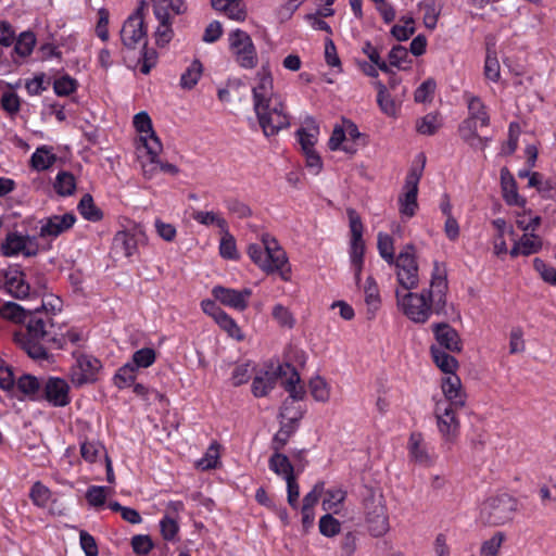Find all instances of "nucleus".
<instances>
[{"mask_svg":"<svg viewBox=\"0 0 556 556\" xmlns=\"http://www.w3.org/2000/svg\"><path fill=\"white\" fill-rule=\"evenodd\" d=\"M269 468L277 475L282 476L285 479L293 476V467L289 458L275 452L269 459Z\"/></svg>","mask_w":556,"mask_h":556,"instance_id":"37998d69","label":"nucleus"},{"mask_svg":"<svg viewBox=\"0 0 556 556\" xmlns=\"http://www.w3.org/2000/svg\"><path fill=\"white\" fill-rule=\"evenodd\" d=\"M395 277L401 290H414L419 286V266L416 248L408 243L402 248L395 261Z\"/></svg>","mask_w":556,"mask_h":556,"instance_id":"1a4fd4ad","label":"nucleus"},{"mask_svg":"<svg viewBox=\"0 0 556 556\" xmlns=\"http://www.w3.org/2000/svg\"><path fill=\"white\" fill-rule=\"evenodd\" d=\"M17 389L33 399L41 397L42 383L31 375H23L16 381Z\"/></svg>","mask_w":556,"mask_h":556,"instance_id":"58836bf2","label":"nucleus"},{"mask_svg":"<svg viewBox=\"0 0 556 556\" xmlns=\"http://www.w3.org/2000/svg\"><path fill=\"white\" fill-rule=\"evenodd\" d=\"M78 211L84 218L98 222L102 218V212L98 208L90 194H85L78 203Z\"/></svg>","mask_w":556,"mask_h":556,"instance_id":"de8ad7c7","label":"nucleus"},{"mask_svg":"<svg viewBox=\"0 0 556 556\" xmlns=\"http://www.w3.org/2000/svg\"><path fill=\"white\" fill-rule=\"evenodd\" d=\"M203 67L199 60H194L180 77V86L184 89H192L202 76Z\"/></svg>","mask_w":556,"mask_h":556,"instance_id":"79ce46f5","label":"nucleus"},{"mask_svg":"<svg viewBox=\"0 0 556 556\" xmlns=\"http://www.w3.org/2000/svg\"><path fill=\"white\" fill-rule=\"evenodd\" d=\"M464 98L468 109L467 117L478 122L480 127H488L490 124V116L481 98L469 92H465Z\"/></svg>","mask_w":556,"mask_h":556,"instance_id":"bb28decb","label":"nucleus"},{"mask_svg":"<svg viewBox=\"0 0 556 556\" xmlns=\"http://www.w3.org/2000/svg\"><path fill=\"white\" fill-rule=\"evenodd\" d=\"M279 417L281 419V428L280 430L275 434L274 439H273V443H271V447L275 452H279L288 442L289 438H290V434L292 432V429L291 427H289L285 420H289V421H294L296 420V416H289L288 415V407L287 405L285 404L283 407L281 408V412L279 414Z\"/></svg>","mask_w":556,"mask_h":556,"instance_id":"c9c22d12","label":"nucleus"},{"mask_svg":"<svg viewBox=\"0 0 556 556\" xmlns=\"http://www.w3.org/2000/svg\"><path fill=\"white\" fill-rule=\"evenodd\" d=\"M192 217L201 225H216L222 230H226L228 227L226 219L214 212L198 211L193 213Z\"/></svg>","mask_w":556,"mask_h":556,"instance_id":"5fc2aeb1","label":"nucleus"},{"mask_svg":"<svg viewBox=\"0 0 556 556\" xmlns=\"http://www.w3.org/2000/svg\"><path fill=\"white\" fill-rule=\"evenodd\" d=\"M409 457L417 464L430 467L437 460V455L428 448L421 433L413 432L407 443Z\"/></svg>","mask_w":556,"mask_h":556,"instance_id":"412c9836","label":"nucleus"},{"mask_svg":"<svg viewBox=\"0 0 556 556\" xmlns=\"http://www.w3.org/2000/svg\"><path fill=\"white\" fill-rule=\"evenodd\" d=\"M56 161V156L52 153L51 148L42 146L37 148L30 157L31 167L38 172L50 168Z\"/></svg>","mask_w":556,"mask_h":556,"instance_id":"e433bc0d","label":"nucleus"},{"mask_svg":"<svg viewBox=\"0 0 556 556\" xmlns=\"http://www.w3.org/2000/svg\"><path fill=\"white\" fill-rule=\"evenodd\" d=\"M479 128H481V127L478 122L467 117L459 125L458 131H459L460 138L465 142H467L471 147H479L481 149H484L488 144V139L479 137V135H478Z\"/></svg>","mask_w":556,"mask_h":556,"instance_id":"c756f323","label":"nucleus"},{"mask_svg":"<svg viewBox=\"0 0 556 556\" xmlns=\"http://www.w3.org/2000/svg\"><path fill=\"white\" fill-rule=\"evenodd\" d=\"M54 190L61 197L72 195L76 190V180L73 174L60 172L54 181Z\"/></svg>","mask_w":556,"mask_h":556,"instance_id":"ea45409f","label":"nucleus"},{"mask_svg":"<svg viewBox=\"0 0 556 556\" xmlns=\"http://www.w3.org/2000/svg\"><path fill=\"white\" fill-rule=\"evenodd\" d=\"M4 287L14 298L23 299L29 293V285L25 281V275L17 267H10L4 273Z\"/></svg>","mask_w":556,"mask_h":556,"instance_id":"b1692460","label":"nucleus"},{"mask_svg":"<svg viewBox=\"0 0 556 556\" xmlns=\"http://www.w3.org/2000/svg\"><path fill=\"white\" fill-rule=\"evenodd\" d=\"M30 500L38 507H46L51 500V491L41 482L33 484L29 493Z\"/></svg>","mask_w":556,"mask_h":556,"instance_id":"6e6d98bb","label":"nucleus"},{"mask_svg":"<svg viewBox=\"0 0 556 556\" xmlns=\"http://www.w3.org/2000/svg\"><path fill=\"white\" fill-rule=\"evenodd\" d=\"M229 48L236 62L244 68H253L257 64V53L250 35L241 29L229 34Z\"/></svg>","mask_w":556,"mask_h":556,"instance_id":"f8f14e48","label":"nucleus"},{"mask_svg":"<svg viewBox=\"0 0 556 556\" xmlns=\"http://www.w3.org/2000/svg\"><path fill=\"white\" fill-rule=\"evenodd\" d=\"M121 39L127 49H135L140 41H143L144 46L147 45V27L140 9L124 22Z\"/></svg>","mask_w":556,"mask_h":556,"instance_id":"dca6fc26","label":"nucleus"},{"mask_svg":"<svg viewBox=\"0 0 556 556\" xmlns=\"http://www.w3.org/2000/svg\"><path fill=\"white\" fill-rule=\"evenodd\" d=\"M430 353L434 364L444 374V376L456 374L458 369V362L454 356L434 345L430 348Z\"/></svg>","mask_w":556,"mask_h":556,"instance_id":"72a5a7b5","label":"nucleus"},{"mask_svg":"<svg viewBox=\"0 0 556 556\" xmlns=\"http://www.w3.org/2000/svg\"><path fill=\"white\" fill-rule=\"evenodd\" d=\"M432 331L438 344L452 353H459L463 343L457 331L447 324L432 325Z\"/></svg>","mask_w":556,"mask_h":556,"instance_id":"5701e85b","label":"nucleus"},{"mask_svg":"<svg viewBox=\"0 0 556 556\" xmlns=\"http://www.w3.org/2000/svg\"><path fill=\"white\" fill-rule=\"evenodd\" d=\"M349 218L350 238H349V261L350 269L354 277L356 287L363 292L364 303L369 318H374L381 305V295L378 283L372 276H368L362 283V271L364 268V254L366 250L364 235V225L361 216L355 210L346 211Z\"/></svg>","mask_w":556,"mask_h":556,"instance_id":"7ed1b4c3","label":"nucleus"},{"mask_svg":"<svg viewBox=\"0 0 556 556\" xmlns=\"http://www.w3.org/2000/svg\"><path fill=\"white\" fill-rule=\"evenodd\" d=\"M324 60L326 64L331 68L330 75L336 76L342 73L341 60L339 58L337 48L330 38L325 40Z\"/></svg>","mask_w":556,"mask_h":556,"instance_id":"a19ab883","label":"nucleus"},{"mask_svg":"<svg viewBox=\"0 0 556 556\" xmlns=\"http://www.w3.org/2000/svg\"><path fill=\"white\" fill-rule=\"evenodd\" d=\"M106 486L92 485L86 492V500L93 507H102L106 501Z\"/></svg>","mask_w":556,"mask_h":556,"instance_id":"774afa93","label":"nucleus"},{"mask_svg":"<svg viewBox=\"0 0 556 556\" xmlns=\"http://www.w3.org/2000/svg\"><path fill=\"white\" fill-rule=\"evenodd\" d=\"M76 222V217L72 213L64 215H53L42 219L39 236L41 238H56L61 233L71 229Z\"/></svg>","mask_w":556,"mask_h":556,"instance_id":"aec40b11","label":"nucleus"},{"mask_svg":"<svg viewBox=\"0 0 556 556\" xmlns=\"http://www.w3.org/2000/svg\"><path fill=\"white\" fill-rule=\"evenodd\" d=\"M212 294L215 300L219 301L223 305L239 312L244 311L249 305V300L252 295V290L244 288L242 290H236L216 286L212 290Z\"/></svg>","mask_w":556,"mask_h":556,"instance_id":"a211bd4d","label":"nucleus"},{"mask_svg":"<svg viewBox=\"0 0 556 556\" xmlns=\"http://www.w3.org/2000/svg\"><path fill=\"white\" fill-rule=\"evenodd\" d=\"M542 248V240L533 231L525 232L522 237L516 241L509 251L513 257L518 255H530L539 252Z\"/></svg>","mask_w":556,"mask_h":556,"instance_id":"c85d7f7f","label":"nucleus"},{"mask_svg":"<svg viewBox=\"0 0 556 556\" xmlns=\"http://www.w3.org/2000/svg\"><path fill=\"white\" fill-rule=\"evenodd\" d=\"M138 238L136 233L127 230L115 233L112 242V249L116 254L130 257L137 253Z\"/></svg>","mask_w":556,"mask_h":556,"instance_id":"393cba45","label":"nucleus"},{"mask_svg":"<svg viewBox=\"0 0 556 556\" xmlns=\"http://www.w3.org/2000/svg\"><path fill=\"white\" fill-rule=\"evenodd\" d=\"M363 513L367 528L372 535L381 536L389 531V514L381 491H369L363 501Z\"/></svg>","mask_w":556,"mask_h":556,"instance_id":"0eeeda50","label":"nucleus"},{"mask_svg":"<svg viewBox=\"0 0 556 556\" xmlns=\"http://www.w3.org/2000/svg\"><path fill=\"white\" fill-rule=\"evenodd\" d=\"M415 31V22L414 18L410 16L403 17L399 24L394 25L392 27V35L397 40H406L408 39Z\"/></svg>","mask_w":556,"mask_h":556,"instance_id":"13d9d810","label":"nucleus"},{"mask_svg":"<svg viewBox=\"0 0 556 556\" xmlns=\"http://www.w3.org/2000/svg\"><path fill=\"white\" fill-rule=\"evenodd\" d=\"M212 7L223 12L228 18L242 22L247 17V9L243 2L211 0Z\"/></svg>","mask_w":556,"mask_h":556,"instance_id":"473e14b6","label":"nucleus"},{"mask_svg":"<svg viewBox=\"0 0 556 556\" xmlns=\"http://www.w3.org/2000/svg\"><path fill=\"white\" fill-rule=\"evenodd\" d=\"M248 255L266 274H279L283 280L290 279V265L283 249L268 233L261 237L260 243L248 245Z\"/></svg>","mask_w":556,"mask_h":556,"instance_id":"39448f33","label":"nucleus"},{"mask_svg":"<svg viewBox=\"0 0 556 556\" xmlns=\"http://www.w3.org/2000/svg\"><path fill=\"white\" fill-rule=\"evenodd\" d=\"M1 251L5 256L23 254L24 256L30 257L37 255L39 245L36 237L10 232L7 235L1 245Z\"/></svg>","mask_w":556,"mask_h":556,"instance_id":"2eb2a0df","label":"nucleus"},{"mask_svg":"<svg viewBox=\"0 0 556 556\" xmlns=\"http://www.w3.org/2000/svg\"><path fill=\"white\" fill-rule=\"evenodd\" d=\"M156 358L155 351L151 348H143L136 351L132 355L131 364L138 368H148L150 367Z\"/></svg>","mask_w":556,"mask_h":556,"instance_id":"680f3d73","label":"nucleus"},{"mask_svg":"<svg viewBox=\"0 0 556 556\" xmlns=\"http://www.w3.org/2000/svg\"><path fill=\"white\" fill-rule=\"evenodd\" d=\"M346 492L341 488H331L321 495V507L329 514H339L344 507Z\"/></svg>","mask_w":556,"mask_h":556,"instance_id":"7c9ffc66","label":"nucleus"},{"mask_svg":"<svg viewBox=\"0 0 556 556\" xmlns=\"http://www.w3.org/2000/svg\"><path fill=\"white\" fill-rule=\"evenodd\" d=\"M517 509V502L507 494L490 497L480 508V517L492 525H501L511 519Z\"/></svg>","mask_w":556,"mask_h":556,"instance_id":"9b49d317","label":"nucleus"},{"mask_svg":"<svg viewBox=\"0 0 556 556\" xmlns=\"http://www.w3.org/2000/svg\"><path fill=\"white\" fill-rule=\"evenodd\" d=\"M533 267L544 282L556 287V268L554 266L541 258H534Z\"/></svg>","mask_w":556,"mask_h":556,"instance_id":"bf43d9fd","label":"nucleus"},{"mask_svg":"<svg viewBox=\"0 0 556 556\" xmlns=\"http://www.w3.org/2000/svg\"><path fill=\"white\" fill-rule=\"evenodd\" d=\"M504 539V534L497 532L489 540H485L481 545L480 556H497Z\"/></svg>","mask_w":556,"mask_h":556,"instance_id":"e2e57ef3","label":"nucleus"},{"mask_svg":"<svg viewBox=\"0 0 556 556\" xmlns=\"http://www.w3.org/2000/svg\"><path fill=\"white\" fill-rule=\"evenodd\" d=\"M494 232L492 235V249L496 256L506 255L508 252L506 239H514L515 231L513 226L508 225L503 218H496L492 222Z\"/></svg>","mask_w":556,"mask_h":556,"instance_id":"4be33fe9","label":"nucleus"},{"mask_svg":"<svg viewBox=\"0 0 556 556\" xmlns=\"http://www.w3.org/2000/svg\"><path fill=\"white\" fill-rule=\"evenodd\" d=\"M254 111L265 136H274L290 124L279 94L274 92L270 75H260L253 87Z\"/></svg>","mask_w":556,"mask_h":556,"instance_id":"20e7f679","label":"nucleus"},{"mask_svg":"<svg viewBox=\"0 0 556 556\" xmlns=\"http://www.w3.org/2000/svg\"><path fill=\"white\" fill-rule=\"evenodd\" d=\"M104 452V446L96 441H85L80 444V455L88 463H94Z\"/></svg>","mask_w":556,"mask_h":556,"instance_id":"052dcab7","label":"nucleus"},{"mask_svg":"<svg viewBox=\"0 0 556 556\" xmlns=\"http://www.w3.org/2000/svg\"><path fill=\"white\" fill-rule=\"evenodd\" d=\"M367 143L366 135L350 119H342L333 127L328 146L332 151H342L354 155Z\"/></svg>","mask_w":556,"mask_h":556,"instance_id":"6e6552de","label":"nucleus"},{"mask_svg":"<svg viewBox=\"0 0 556 556\" xmlns=\"http://www.w3.org/2000/svg\"><path fill=\"white\" fill-rule=\"evenodd\" d=\"M521 208L522 212L517 213L516 215V224L518 228L525 232L535 231L541 224V217L533 214L532 211L526 210V206Z\"/></svg>","mask_w":556,"mask_h":556,"instance_id":"a18cd8bd","label":"nucleus"},{"mask_svg":"<svg viewBox=\"0 0 556 556\" xmlns=\"http://www.w3.org/2000/svg\"><path fill=\"white\" fill-rule=\"evenodd\" d=\"M22 100L13 91H4L0 98V106L9 117L14 118L21 111Z\"/></svg>","mask_w":556,"mask_h":556,"instance_id":"49530a36","label":"nucleus"},{"mask_svg":"<svg viewBox=\"0 0 556 556\" xmlns=\"http://www.w3.org/2000/svg\"><path fill=\"white\" fill-rule=\"evenodd\" d=\"M278 381L290 393L292 401L302 399V389L296 387L300 382V376L290 364L278 366L276 371H265L255 376L252 382V393L256 397L265 396Z\"/></svg>","mask_w":556,"mask_h":556,"instance_id":"423d86ee","label":"nucleus"},{"mask_svg":"<svg viewBox=\"0 0 556 556\" xmlns=\"http://www.w3.org/2000/svg\"><path fill=\"white\" fill-rule=\"evenodd\" d=\"M159 25L155 29V42L159 47H165L174 36L172 28V14L166 13L164 17H156Z\"/></svg>","mask_w":556,"mask_h":556,"instance_id":"4c0bfd02","label":"nucleus"},{"mask_svg":"<svg viewBox=\"0 0 556 556\" xmlns=\"http://www.w3.org/2000/svg\"><path fill=\"white\" fill-rule=\"evenodd\" d=\"M376 87L378 90L377 102L380 110L390 117H396L401 109L402 100L400 98H392L383 84L377 83Z\"/></svg>","mask_w":556,"mask_h":556,"instance_id":"2f4dec72","label":"nucleus"},{"mask_svg":"<svg viewBox=\"0 0 556 556\" xmlns=\"http://www.w3.org/2000/svg\"><path fill=\"white\" fill-rule=\"evenodd\" d=\"M394 66L399 70L406 71L412 66L408 51L402 46H395L389 53V67Z\"/></svg>","mask_w":556,"mask_h":556,"instance_id":"c03bdc74","label":"nucleus"},{"mask_svg":"<svg viewBox=\"0 0 556 556\" xmlns=\"http://www.w3.org/2000/svg\"><path fill=\"white\" fill-rule=\"evenodd\" d=\"M134 126L141 134L140 140L143 147L149 141H161L152 127V121L147 112H139L134 116Z\"/></svg>","mask_w":556,"mask_h":556,"instance_id":"f704fd0d","label":"nucleus"},{"mask_svg":"<svg viewBox=\"0 0 556 556\" xmlns=\"http://www.w3.org/2000/svg\"><path fill=\"white\" fill-rule=\"evenodd\" d=\"M501 185L503 198L508 205L526 206V199L518 193L516 181L507 169L501 172Z\"/></svg>","mask_w":556,"mask_h":556,"instance_id":"a878e982","label":"nucleus"},{"mask_svg":"<svg viewBox=\"0 0 556 556\" xmlns=\"http://www.w3.org/2000/svg\"><path fill=\"white\" fill-rule=\"evenodd\" d=\"M296 141L301 148V151L306 156V164L313 165V135L307 131L306 128H300L296 130Z\"/></svg>","mask_w":556,"mask_h":556,"instance_id":"603ef678","label":"nucleus"},{"mask_svg":"<svg viewBox=\"0 0 556 556\" xmlns=\"http://www.w3.org/2000/svg\"><path fill=\"white\" fill-rule=\"evenodd\" d=\"M319 531L327 538H332L341 531V523L331 514H327L319 519Z\"/></svg>","mask_w":556,"mask_h":556,"instance_id":"0e129e2a","label":"nucleus"},{"mask_svg":"<svg viewBox=\"0 0 556 556\" xmlns=\"http://www.w3.org/2000/svg\"><path fill=\"white\" fill-rule=\"evenodd\" d=\"M77 89V81L68 75H64L53 83V90L60 97L73 93Z\"/></svg>","mask_w":556,"mask_h":556,"instance_id":"338daca9","label":"nucleus"},{"mask_svg":"<svg viewBox=\"0 0 556 556\" xmlns=\"http://www.w3.org/2000/svg\"><path fill=\"white\" fill-rule=\"evenodd\" d=\"M484 76L486 79L497 83L501 79V65L494 52L488 50L484 61Z\"/></svg>","mask_w":556,"mask_h":556,"instance_id":"4d7b16f0","label":"nucleus"},{"mask_svg":"<svg viewBox=\"0 0 556 556\" xmlns=\"http://www.w3.org/2000/svg\"><path fill=\"white\" fill-rule=\"evenodd\" d=\"M75 365L71 368V380L76 387L86 383H92L97 380V375L101 369V362L92 355L75 352Z\"/></svg>","mask_w":556,"mask_h":556,"instance_id":"4468645a","label":"nucleus"},{"mask_svg":"<svg viewBox=\"0 0 556 556\" xmlns=\"http://www.w3.org/2000/svg\"><path fill=\"white\" fill-rule=\"evenodd\" d=\"M447 289L445 264L434 261L429 288L419 292L396 289V306L410 321L426 324L433 312H440L446 305Z\"/></svg>","mask_w":556,"mask_h":556,"instance_id":"f257e3e1","label":"nucleus"},{"mask_svg":"<svg viewBox=\"0 0 556 556\" xmlns=\"http://www.w3.org/2000/svg\"><path fill=\"white\" fill-rule=\"evenodd\" d=\"M215 323L225 331L227 334L237 341H242L244 339V336L238 326V324L235 321L233 318H231L226 312H224L216 320Z\"/></svg>","mask_w":556,"mask_h":556,"instance_id":"8fccbe9b","label":"nucleus"},{"mask_svg":"<svg viewBox=\"0 0 556 556\" xmlns=\"http://www.w3.org/2000/svg\"><path fill=\"white\" fill-rule=\"evenodd\" d=\"M441 391L443 397L437 399L435 401H447L456 406L466 405L467 394L463 389L462 380L457 374L442 377Z\"/></svg>","mask_w":556,"mask_h":556,"instance_id":"6ab92c4d","label":"nucleus"},{"mask_svg":"<svg viewBox=\"0 0 556 556\" xmlns=\"http://www.w3.org/2000/svg\"><path fill=\"white\" fill-rule=\"evenodd\" d=\"M137 368L131 363L122 366L114 376V383L117 388L123 389L134 383L136 379Z\"/></svg>","mask_w":556,"mask_h":556,"instance_id":"3c124183","label":"nucleus"},{"mask_svg":"<svg viewBox=\"0 0 556 556\" xmlns=\"http://www.w3.org/2000/svg\"><path fill=\"white\" fill-rule=\"evenodd\" d=\"M148 159L141 162L142 174L144 178L152 179L157 173L159 162H160V153L163 150V146L161 141H149L146 147Z\"/></svg>","mask_w":556,"mask_h":556,"instance_id":"cd10ccee","label":"nucleus"},{"mask_svg":"<svg viewBox=\"0 0 556 556\" xmlns=\"http://www.w3.org/2000/svg\"><path fill=\"white\" fill-rule=\"evenodd\" d=\"M378 251L380 256L388 262L389 264L395 261L394 256V241L393 238L384 232L378 233V242H377Z\"/></svg>","mask_w":556,"mask_h":556,"instance_id":"09e8293b","label":"nucleus"},{"mask_svg":"<svg viewBox=\"0 0 556 556\" xmlns=\"http://www.w3.org/2000/svg\"><path fill=\"white\" fill-rule=\"evenodd\" d=\"M0 316L14 323L25 324V330L15 332V342L36 361H47V343L55 341L50 338L47 326L50 323L49 314L45 305L34 311L25 309L21 305L8 302L0 307Z\"/></svg>","mask_w":556,"mask_h":556,"instance_id":"f03ea898","label":"nucleus"},{"mask_svg":"<svg viewBox=\"0 0 556 556\" xmlns=\"http://www.w3.org/2000/svg\"><path fill=\"white\" fill-rule=\"evenodd\" d=\"M463 407L452 405L447 401H434L433 416L437 428L446 443H454L458 438L460 422L457 412Z\"/></svg>","mask_w":556,"mask_h":556,"instance_id":"9d476101","label":"nucleus"},{"mask_svg":"<svg viewBox=\"0 0 556 556\" xmlns=\"http://www.w3.org/2000/svg\"><path fill=\"white\" fill-rule=\"evenodd\" d=\"M441 127V119L437 114H428L417 123V131L421 135H433Z\"/></svg>","mask_w":556,"mask_h":556,"instance_id":"69168bd1","label":"nucleus"},{"mask_svg":"<svg viewBox=\"0 0 556 556\" xmlns=\"http://www.w3.org/2000/svg\"><path fill=\"white\" fill-rule=\"evenodd\" d=\"M420 172L412 170L405 178L404 186L397 198L399 213L402 219H410L418 211V185Z\"/></svg>","mask_w":556,"mask_h":556,"instance_id":"ddd939ff","label":"nucleus"},{"mask_svg":"<svg viewBox=\"0 0 556 556\" xmlns=\"http://www.w3.org/2000/svg\"><path fill=\"white\" fill-rule=\"evenodd\" d=\"M35 43V35L30 31H24L15 42L14 52L21 58L28 56L31 53Z\"/></svg>","mask_w":556,"mask_h":556,"instance_id":"864d4df0","label":"nucleus"},{"mask_svg":"<svg viewBox=\"0 0 556 556\" xmlns=\"http://www.w3.org/2000/svg\"><path fill=\"white\" fill-rule=\"evenodd\" d=\"M41 397L55 407L66 406L71 402L70 386L59 377H49L42 382Z\"/></svg>","mask_w":556,"mask_h":556,"instance_id":"f3484780","label":"nucleus"}]
</instances>
